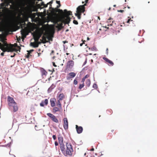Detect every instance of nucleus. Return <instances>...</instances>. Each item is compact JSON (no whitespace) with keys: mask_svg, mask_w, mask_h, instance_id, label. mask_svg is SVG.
<instances>
[{"mask_svg":"<svg viewBox=\"0 0 157 157\" xmlns=\"http://www.w3.org/2000/svg\"><path fill=\"white\" fill-rule=\"evenodd\" d=\"M9 107L13 112H16L18 110V108L16 103Z\"/></svg>","mask_w":157,"mask_h":157,"instance_id":"10","label":"nucleus"},{"mask_svg":"<svg viewBox=\"0 0 157 157\" xmlns=\"http://www.w3.org/2000/svg\"><path fill=\"white\" fill-rule=\"evenodd\" d=\"M91 50L92 51H96L97 50V49L94 46L91 48Z\"/></svg>","mask_w":157,"mask_h":157,"instance_id":"32","label":"nucleus"},{"mask_svg":"<svg viewBox=\"0 0 157 157\" xmlns=\"http://www.w3.org/2000/svg\"><path fill=\"white\" fill-rule=\"evenodd\" d=\"M64 123L63 126L65 129L66 130L68 128V121L67 118H64L63 119Z\"/></svg>","mask_w":157,"mask_h":157,"instance_id":"14","label":"nucleus"},{"mask_svg":"<svg viewBox=\"0 0 157 157\" xmlns=\"http://www.w3.org/2000/svg\"><path fill=\"white\" fill-rule=\"evenodd\" d=\"M42 43H43L45 44L46 42H47V41L46 39V38L44 36H43L42 37Z\"/></svg>","mask_w":157,"mask_h":157,"instance_id":"28","label":"nucleus"},{"mask_svg":"<svg viewBox=\"0 0 157 157\" xmlns=\"http://www.w3.org/2000/svg\"><path fill=\"white\" fill-rule=\"evenodd\" d=\"M84 86V83H83L82 84H80L79 86V89H81Z\"/></svg>","mask_w":157,"mask_h":157,"instance_id":"35","label":"nucleus"},{"mask_svg":"<svg viewBox=\"0 0 157 157\" xmlns=\"http://www.w3.org/2000/svg\"><path fill=\"white\" fill-rule=\"evenodd\" d=\"M29 55L30 54H28V55H27V58H28L29 57Z\"/></svg>","mask_w":157,"mask_h":157,"instance_id":"61","label":"nucleus"},{"mask_svg":"<svg viewBox=\"0 0 157 157\" xmlns=\"http://www.w3.org/2000/svg\"><path fill=\"white\" fill-rule=\"evenodd\" d=\"M59 11V13H60L61 18V22L59 23V26L61 28L63 27V23L66 24H68L71 21V18L69 15L72 14V12L70 11H67V10L65 9L63 10L60 9H57Z\"/></svg>","mask_w":157,"mask_h":157,"instance_id":"2","label":"nucleus"},{"mask_svg":"<svg viewBox=\"0 0 157 157\" xmlns=\"http://www.w3.org/2000/svg\"><path fill=\"white\" fill-rule=\"evenodd\" d=\"M56 101L55 99H51L50 100L51 105L52 107H54L55 105V101Z\"/></svg>","mask_w":157,"mask_h":157,"instance_id":"21","label":"nucleus"},{"mask_svg":"<svg viewBox=\"0 0 157 157\" xmlns=\"http://www.w3.org/2000/svg\"><path fill=\"white\" fill-rule=\"evenodd\" d=\"M16 53H14L13 54V55H11V56H10V57H14L15 56V55H16Z\"/></svg>","mask_w":157,"mask_h":157,"instance_id":"48","label":"nucleus"},{"mask_svg":"<svg viewBox=\"0 0 157 157\" xmlns=\"http://www.w3.org/2000/svg\"><path fill=\"white\" fill-rule=\"evenodd\" d=\"M74 83L75 85H77L78 84V81H77V80L75 79L74 81Z\"/></svg>","mask_w":157,"mask_h":157,"instance_id":"38","label":"nucleus"},{"mask_svg":"<svg viewBox=\"0 0 157 157\" xmlns=\"http://www.w3.org/2000/svg\"><path fill=\"white\" fill-rule=\"evenodd\" d=\"M81 13H75V15L76 16H77L78 19H80L81 18Z\"/></svg>","mask_w":157,"mask_h":157,"instance_id":"31","label":"nucleus"},{"mask_svg":"<svg viewBox=\"0 0 157 157\" xmlns=\"http://www.w3.org/2000/svg\"><path fill=\"white\" fill-rule=\"evenodd\" d=\"M82 41H83V43L80 44V46H82V45L83 44H84V42L85 41V40L83 41V40H82Z\"/></svg>","mask_w":157,"mask_h":157,"instance_id":"43","label":"nucleus"},{"mask_svg":"<svg viewBox=\"0 0 157 157\" xmlns=\"http://www.w3.org/2000/svg\"><path fill=\"white\" fill-rule=\"evenodd\" d=\"M53 65L55 67H57V66L55 64V63L54 62L53 63Z\"/></svg>","mask_w":157,"mask_h":157,"instance_id":"51","label":"nucleus"},{"mask_svg":"<svg viewBox=\"0 0 157 157\" xmlns=\"http://www.w3.org/2000/svg\"><path fill=\"white\" fill-rule=\"evenodd\" d=\"M7 10L9 13H11V11L9 10L8 9H7Z\"/></svg>","mask_w":157,"mask_h":157,"instance_id":"56","label":"nucleus"},{"mask_svg":"<svg viewBox=\"0 0 157 157\" xmlns=\"http://www.w3.org/2000/svg\"><path fill=\"white\" fill-rule=\"evenodd\" d=\"M40 71L42 76L43 78H44V77H45L47 74V72L42 68H40Z\"/></svg>","mask_w":157,"mask_h":157,"instance_id":"16","label":"nucleus"},{"mask_svg":"<svg viewBox=\"0 0 157 157\" xmlns=\"http://www.w3.org/2000/svg\"><path fill=\"white\" fill-rule=\"evenodd\" d=\"M73 23L75 25H78V22L75 20H74L73 21Z\"/></svg>","mask_w":157,"mask_h":157,"instance_id":"37","label":"nucleus"},{"mask_svg":"<svg viewBox=\"0 0 157 157\" xmlns=\"http://www.w3.org/2000/svg\"><path fill=\"white\" fill-rule=\"evenodd\" d=\"M54 140H55L56 139V137L55 135H53L52 136Z\"/></svg>","mask_w":157,"mask_h":157,"instance_id":"45","label":"nucleus"},{"mask_svg":"<svg viewBox=\"0 0 157 157\" xmlns=\"http://www.w3.org/2000/svg\"><path fill=\"white\" fill-rule=\"evenodd\" d=\"M90 150L91 151H94V148H92Z\"/></svg>","mask_w":157,"mask_h":157,"instance_id":"58","label":"nucleus"},{"mask_svg":"<svg viewBox=\"0 0 157 157\" xmlns=\"http://www.w3.org/2000/svg\"><path fill=\"white\" fill-rule=\"evenodd\" d=\"M4 52H2L1 54V55L2 56H4Z\"/></svg>","mask_w":157,"mask_h":157,"instance_id":"54","label":"nucleus"},{"mask_svg":"<svg viewBox=\"0 0 157 157\" xmlns=\"http://www.w3.org/2000/svg\"><path fill=\"white\" fill-rule=\"evenodd\" d=\"M93 87L94 89H97L98 88L97 85L96 84L94 83L93 86Z\"/></svg>","mask_w":157,"mask_h":157,"instance_id":"36","label":"nucleus"},{"mask_svg":"<svg viewBox=\"0 0 157 157\" xmlns=\"http://www.w3.org/2000/svg\"><path fill=\"white\" fill-rule=\"evenodd\" d=\"M52 3H53V1H50V2H49L48 3V4H50V7H51V6H52L51 4H52Z\"/></svg>","mask_w":157,"mask_h":157,"instance_id":"44","label":"nucleus"},{"mask_svg":"<svg viewBox=\"0 0 157 157\" xmlns=\"http://www.w3.org/2000/svg\"><path fill=\"white\" fill-rule=\"evenodd\" d=\"M76 75V74L74 72H71L69 73L67 76V79L68 80H70L74 78Z\"/></svg>","mask_w":157,"mask_h":157,"instance_id":"12","label":"nucleus"},{"mask_svg":"<svg viewBox=\"0 0 157 157\" xmlns=\"http://www.w3.org/2000/svg\"><path fill=\"white\" fill-rule=\"evenodd\" d=\"M21 32L22 36L24 38H25L27 35H28L26 30L24 29H22L21 31Z\"/></svg>","mask_w":157,"mask_h":157,"instance_id":"17","label":"nucleus"},{"mask_svg":"<svg viewBox=\"0 0 157 157\" xmlns=\"http://www.w3.org/2000/svg\"><path fill=\"white\" fill-rule=\"evenodd\" d=\"M103 59L105 61L106 63L108 64L109 65L113 66L114 65V63L113 62L108 59L107 58L103 57Z\"/></svg>","mask_w":157,"mask_h":157,"instance_id":"13","label":"nucleus"},{"mask_svg":"<svg viewBox=\"0 0 157 157\" xmlns=\"http://www.w3.org/2000/svg\"><path fill=\"white\" fill-rule=\"evenodd\" d=\"M5 40H6V39L4 38L3 37H2V38H1V41L2 42L3 44H2L3 45V44L4 45L5 43H7V42H6V41H5Z\"/></svg>","mask_w":157,"mask_h":157,"instance_id":"30","label":"nucleus"},{"mask_svg":"<svg viewBox=\"0 0 157 157\" xmlns=\"http://www.w3.org/2000/svg\"><path fill=\"white\" fill-rule=\"evenodd\" d=\"M34 50L33 49L30 50L28 51V54H30V53H31Z\"/></svg>","mask_w":157,"mask_h":157,"instance_id":"40","label":"nucleus"},{"mask_svg":"<svg viewBox=\"0 0 157 157\" xmlns=\"http://www.w3.org/2000/svg\"><path fill=\"white\" fill-rule=\"evenodd\" d=\"M64 97V95L63 93L60 94L59 96V100H63Z\"/></svg>","mask_w":157,"mask_h":157,"instance_id":"22","label":"nucleus"},{"mask_svg":"<svg viewBox=\"0 0 157 157\" xmlns=\"http://www.w3.org/2000/svg\"><path fill=\"white\" fill-rule=\"evenodd\" d=\"M7 43H5L4 45L2 43H0V49H1L3 52H14V49L12 47H8Z\"/></svg>","mask_w":157,"mask_h":157,"instance_id":"4","label":"nucleus"},{"mask_svg":"<svg viewBox=\"0 0 157 157\" xmlns=\"http://www.w3.org/2000/svg\"><path fill=\"white\" fill-rule=\"evenodd\" d=\"M87 40H90V38H89V37H88L87 38Z\"/></svg>","mask_w":157,"mask_h":157,"instance_id":"63","label":"nucleus"},{"mask_svg":"<svg viewBox=\"0 0 157 157\" xmlns=\"http://www.w3.org/2000/svg\"><path fill=\"white\" fill-rule=\"evenodd\" d=\"M76 128L77 132L78 134H80L83 131V128L81 126H78V125H76Z\"/></svg>","mask_w":157,"mask_h":157,"instance_id":"15","label":"nucleus"},{"mask_svg":"<svg viewBox=\"0 0 157 157\" xmlns=\"http://www.w3.org/2000/svg\"><path fill=\"white\" fill-rule=\"evenodd\" d=\"M86 5V4H85L83 5L80 6L77 8L76 13H83L85 11L84 6Z\"/></svg>","mask_w":157,"mask_h":157,"instance_id":"5","label":"nucleus"},{"mask_svg":"<svg viewBox=\"0 0 157 157\" xmlns=\"http://www.w3.org/2000/svg\"><path fill=\"white\" fill-rule=\"evenodd\" d=\"M30 45L34 48H37L38 47V44L35 41L33 42H31Z\"/></svg>","mask_w":157,"mask_h":157,"instance_id":"20","label":"nucleus"},{"mask_svg":"<svg viewBox=\"0 0 157 157\" xmlns=\"http://www.w3.org/2000/svg\"><path fill=\"white\" fill-rule=\"evenodd\" d=\"M58 140L61 149V148H63V147L64 146L63 144V137L60 136H58Z\"/></svg>","mask_w":157,"mask_h":157,"instance_id":"9","label":"nucleus"},{"mask_svg":"<svg viewBox=\"0 0 157 157\" xmlns=\"http://www.w3.org/2000/svg\"><path fill=\"white\" fill-rule=\"evenodd\" d=\"M89 77V75H86L84 77L85 79L86 78H88Z\"/></svg>","mask_w":157,"mask_h":157,"instance_id":"42","label":"nucleus"},{"mask_svg":"<svg viewBox=\"0 0 157 157\" xmlns=\"http://www.w3.org/2000/svg\"><path fill=\"white\" fill-rule=\"evenodd\" d=\"M48 100L47 99H45L44 101H42L40 103V105L41 106L43 107L44 105H47L48 104Z\"/></svg>","mask_w":157,"mask_h":157,"instance_id":"19","label":"nucleus"},{"mask_svg":"<svg viewBox=\"0 0 157 157\" xmlns=\"http://www.w3.org/2000/svg\"><path fill=\"white\" fill-rule=\"evenodd\" d=\"M86 86L88 87H89L90 86L91 83L90 80L88 79L86 80Z\"/></svg>","mask_w":157,"mask_h":157,"instance_id":"25","label":"nucleus"},{"mask_svg":"<svg viewBox=\"0 0 157 157\" xmlns=\"http://www.w3.org/2000/svg\"><path fill=\"white\" fill-rule=\"evenodd\" d=\"M61 6V4H59V5L58 6H57V9L56 8L55 10V11H56V12H59V11L58 10H57V9H58V8H59L60 6Z\"/></svg>","mask_w":157,"mask_h":157,"instance_id":"33","label":"nucleus"},{"mask_svg":"<svg viewBox=\"0 0 157 157\" xmlns=\"http://www.w3.org/2000/svg\"><path fill=\"white\" fill-rule=\"evenodd\" d=\"M55 144L56 146H58V143L57 142L55 141Z\"/></svg>","mask_w":157,"mask_h":157,"instance_id":"47","label":"nucleus"},{"mask_svg":"<svg viewBox=\"0 0 157 157\" xmlns=\"http://www.w3.org/2000/svg\"><path fill=\"white\" fill-rule=\"evenodd\" d=\"M21 15H19L17 17H16L15 15L10 17V18L6 17L2 20V22L3 25L4 29L6 32L8 33L10 32L15 31L13 30L15 27H18V25H21V28H22L21 23H25L23 21H21Z\"/></svg>","mask_w":157,"mask_h":157,"instance_id":"1","label":"nucleus"},{"mask_svg":"<svg viewBox=\"0 0 157 157\" xmlns=\"http://www.w3.org/2000/svg\"><path fill=\"white\" fill-rule=\"evenodd\" d=\"M62 109V108H60L59 107H54L53 109V111L54 113H55L57 112H60Z\"/></svg>","mask_w":157,"mask_h":157,"instance_id":"18","label":"nucleus"},{"mask_svg":"<svg viewBox=\"0 0 157 157\" xmlns=\"http://www.w3.org/2000/svg\"><path fill=\"white\" fill-rule=\"evenodd\" d=\"M69 53H66V54L67 55H69Z\"/></svg>","mask_w":157,"mask_h":157,"instance_id":"62","label":"nucleus"},{"mask_svg":"<svg viewBox=\"0 0 157 157\" xmlns=\"http://www.w3.org/2000/svg\"><path fill=\"white\" fill-rule=\"evenodd\" d=\"M113 19L111 18H110L107 21V22L109 24H110V25H112V23L113 22Z\"/></svg>","mask_w":157,"mask_h":157,"instance_id":"24","label":"nucleus"},{"mask_svg":"<svg viewBox=\"0 0 157 157\" xmlns=\"http://www.w3.org/2000/svg\"><path fill=\"white\" fill-rule=\"evenodd\" d=\"M63 44H65L66 43H67L68 41H63Z\"/></svg>","mask_w":157,"mask_h":157,"instance_id":"53","label":"nucleus"},{"mask_svg":"<svg viewBox=\"0 0 157 157\" xmlns=\"http://www.w3.org/2000/svg\"><path fill=\"white\" fill-rule=\"evenodd\" d=\"M8 3L7 2H6V5L5 6V7L8 6Z\"/></svg>","mask_w":157,"mask_h":157,"instance_id":"55","label":"nucleus"},{"mask_svg":"<svg viewBox=\"0 0 157 157\" xmlns=\"http://www.w3.org/2000/svg\"><path fill=\"white\" fill-rule=\"evenodd\" d=\"M54 50H52L51 53L50 55H52V54H53L54 53Z\"/></svg>","mask_w":157,"mask_h":157,"instance_id":"49","label":"nucleus"},{"mask_svg":"<svg viewBox=\"0 0 157 157\" xmlns=\"http://www.w3.org/2000/svg\"><path fill=\"white\" fill-rule=\"evenodd\" d=\"M40 38V36H39L38 35H36L34 36V39L35 40V41L38 42V41H39Z\"/></svg>","mask_w":157,"mask_h":157,"instance_id":"23","label":"nucleus"},{"mask_svg":"<svg viewBox=\"0 0 157 157\" xmlns=\"http://www.w3.org/2000/svg\"><path fill=\"white\" fill-rule=\"evenodd\" d=\"M89 50H91V48H89Z\"/></svg>","mask_w":157,"mask_h":157,"instance_id":"64","label":"nucleus"},{"mask_svg":"<svg viewBox=\"0 0 157 157\" xmlns=\"http://www.w3.org/2000/svg\"><path fill=\"white\" fill-rule=\"evenodd\" d=\"M56 3L58 4H60V1H56Z\"/></svg>","mask_w":157,"mask_h":157,"instance_id":"50","label":"nucleus"},{"mask_svg":"<svg viewBox=\"0 0 157 157\" xmlns=\"http://www.w3.org/2000/svg\"><path fill=\"white\" fill-rule=\"evenodd\" d=\"M117 11L118 12H120L121 13H123L124 11V10H118Z\"/></svg>","mask_w":157,"mask_h":157,"instance_id":"46","label":"nucleus"},{"mask_svg":"<svg viewBox=\"0 0 157 157\" xmlns=\"http://www.w3.org/2000/svg\"><path fill=\"white\" fill-rule=\"evenodd\" d=\"M7 101L9 106L12 105H13L16 103L14 101L13 98L10 97V96H8V97Z\"/></svg>","mask_w":157,"mask_h":157,"instance_id":"7","label":"nucleus"},{"mask_svg":"<svg viewBox=\"0 0 157 157\" xmlns=\"http://www.w3.org/2000/svg\"><path fill=\"white\" fill-rule=\"evenodd\" d=\"M85 78L83 77L82 79V82L83 83H84V82L85 81Z\"/></svg>","mask_w":157,"mask_h":157,"instance_id":"41","label":"nucleus"},{"mask_svg":"<svg viewBox=\"0 0 157 157\" xmlns=\"http://www.w3.org/2000/svg\"><path fill=\"white\" fill-rule=\"evenodd\" d=\"M108 53V48H107L106 50V53L107 55Z\"/></svg>","mask_w":157,"mask_h":157,"instance_id":"52","label":"nucleus"},{"mask_svg":"<svg viewBox=\"0 0 157 157\" xmlns=\"http://www.w3.org/2000/svg\"><path fill=\"white\" fill-rule=\"evenodd\" d=\"M55 87V86L53 84H52L51 86L48 89V91H51Z\"/></svg>","mask_w":157,"mask_h":157,"instance_id":"27","label":"nucleus"},{"mask_svg":"<svg viewBox=\"0 0 157 157\" xmlns=\"http://www.w3.org/2000/svg\"><path fill=\"white\" fill-rule=\"evenodd\" d=\"M36 42L38 44V45H39V44H40L41 43V42H39V41H38V42Z\"/></svg>","mask_w":157,"mask_h":157,"instance_id":"57","label":"nucleus"},{"mask_svg":"<svg viewBox=\"0 0 157 157\" xmlns=\"http://www.w3.org/2000/svg\"><path fill=\"white\" fill-rule=\"evenodd\" d=\"M17 40L18 41H19L20 40V39L19 38H17Z\"/></svg>","mask_w":157,"mask_h":157,"instance_id":"60","label":"nucleus"},{"mask_svg":"<svg viewBox=\"0 0 157 157\" xmlns=\"http://www.w3.org/2000/svg\"><path fill=\"white\" fill-rule=\"evenodd\" d=\"M67 147L66 149H65V145L61 148L60 150L63 154L65 156L68 155L71 156L72 155L73 152V149L72 146L71 144L67 143L66 144Z\"/></svg>","mask_w":157,"mask_h":157,"instance_id":"3","label":"nucleus"},{"mask_svg":"<svg viewBox=\"0 0 157 157\" xmlns=\"http://www.w3.org/2000/svg\"><path fill=\"white\" fill-rule=\"evenodd\" d=\"M6 4V2H4L0 4V5L1 6V7H2V9H3L5 7V6Z\"/></svg>","mask_w":157,"mask_h":157,"instance_id":"29","label":"nucleus"},{"mask_svg":"<svg viewBox=\"0 0 157 157\" xmlns=\"http://www.w3.org/2000/svg\"><path fill=\"white\" fill-rule=\"evenodd\" d=\"M48 4V3L47 4H45L43 2H42L41 3V6H43V7L46 8L47 7Z\"/></svg>","mask_w":157,"mask_h":157,"instance_id":"34","label":"nucleus"},{"mask_svg":"<svg viewBox=\"0 0 157 157\" xmlns=\"http://www.w3.org/2000/svg\"><path fill=\"white\" fill-rule=\"evenodd\" d=\"M60 100H58L57 101L56 105L60 108H62V105L60 102Z\"/></svg>","mask_w":157,"mask_h":157,"instance_id":"26","label":"nucleus"},{"mask_svg":"<svg viewBox=\"0 0 157 157\" xmlns=\"http://www.w3.org/2000/svg\"><path fill=\"white\" fill-rule=\"evenodd\" d=\"M85 2L86 3L88 2V0H85Z\"/></svg>","mask_w":157,"mask_h":157,"instance_id":"59","label":"nucleus"},{"mask_svg":"<svg viewBox=\"0 0 157 157\" xmlns=\"http://www.w3.org/2000/svg\"><path fill=\"white\" fill-rule=\"evenodd\" d=\"M133 21V20H131V18H129V19H128V20H127V23H129L130 21Z\"/></svg>","mask_w":157,"mask_h":157,"instance_id":"39","label":"nucleus"},{"mask_svg":"<svg viewBox=\"0 0 157 157\" xmlns=\"http://www.w3.org/2000/svg\"><path fill=\"white\" fill-rule=\"evenodd\" d=\"M10 47H12L14 49V51L17 52L18 51H19L20 52L21 48L20 46H18L16 43H15L13 44H11Z\"/></svg>","mask_w":157,"mask_h":157,"instance_id":"8","label":"nucleus"},{"mask_svg":"<svg viewBox=\"0 0 157 157\" xmlns=\"http://www.w3.org/2000/svg\"><path fill=\"white\" fill-rule=\"evenodd\" d=\"M47 115L53 121L56 123H58V120L56 117V116L53 114L51 113H47Z\"/></svg>","mask_w":157,"mask_h":157,"instance_id":"6","label":"nucleus"},{"mask_svg":"<svg viewBox=\"0 0 157 157\" xmlns=\"http://www.w3.org/2000/svg\"><path fill=\"white\" fill-rule=\"evenodd\" d=\"M74 64V61L71 60L67 62V68L68 69H71L73 67Z\"/></svg>","mask_w":157,"mask_h":157,"instance_id":"11","label":"nucleus"}]
</instances>
